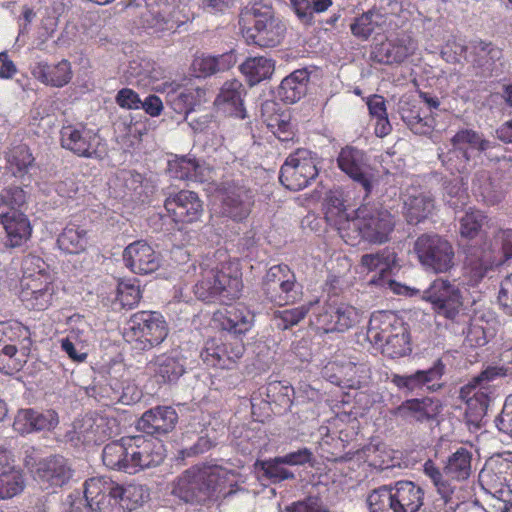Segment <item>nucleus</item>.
<instances>
[{
	"mask_svg": "<svg viewBox=\"0 0 512 512\" xmlns=\"http://www.w3.org/2000/svg\"><path fill=\"white\" fill-rule=\"evenodd\" d=\"M8 171L16 178H23L35 167V158L26 145L12 147L5 156Z\"/></svg>",
	"mask_w": 512,
	"mask_h": 512,
	"instance_id": "obj_48",
	"label": "nucleus"
},
{
	"mask_svg": "<svg viewBox=\"0 0 512 512\" xmlns=\"http://www.w3.org/2000/svg\"><path fill=\"white\" fill-rule=\"evenodd\" d=\"M422 299L431 304L436 315L451 321L456 320L463 307L459 288L443 278L435 279L423 292Z\"/></svg>",
	"mask_w": 512,
	"mask_h": 512,
	"instance_id": "obj_15",
	"label": "nucleus"
},
{
	"mask_svg": "<svg viewBox=\"0 0 512 512\" xmlns=\"http://www.w3.org/2000/svg\"><path fill=\"white\" fill-rule=\"evenodd\" d=\"M239 474L206 463L185 470L174 482L172 494L186 503L204 505L236 493Z\"/></svg>",
	"mask_w": 512,
	"mask_h": 512,
	"instance_id": "obj_1",
	"label": "nucleus"
},
{
	"mask_svg": "<svg viewBox=\"0 0 512 512\" xmlns=\"http://www.w3.org/2000/svg\"><path fill=\"white\" fill-rule=\"evenodd\" d=\"M413 251L419 263L435 273L448 272L454 265L453 246L439 234H421L414 242Z\"/></svg>",
	"mask_w": 512,
	"mask_h": 512,
	"instance_id": "obj_11",
	"label": "nucleus"
},
{
	"mask_svg": "<svg viewBox=\"0 0 512 512\" xmlns=\"http://www.w3.org/2000/svg\"><path fill=\"white\" fill-rule=\"evenodd\" d=\"M178 422V414L171 406H156L143 413L136 428L148 435H165L171 432Z\"/></svg>",
	"mask_w": 512,
	"mask_h": 512,
	"instance_id": "obj_34",
	"label": "nucleus"
},
{
	"mask_svg": "<svg viewBox=\"0 0 512 512\" xmlns=\"http://www.w3.org/2000/svg\"><path fill=\"white\" fill-rule=\"evenodd\" d=\"M161 91L167 93L168 103L176 113L188 114L194 110L197 102L194 89L183 87L176 82H165Z\"/></svg>",
	"mask_w": 512,
	"mask_h": 512,
	"instance_id": "obj_47",
	"label": "nucleus"
},
{
	"mask_svg": "<svg viewBox=\"0 0 512 512\" xmlns=\"http://www.w3.org/2000/svg\"><path fill=\"white\" fill-rule=\"evenodd\" d=\"M146 369L157 384H174L186 373V358L181 350L171 349L153 356Z\"/></svg>",
	"mask_w": 512,
	"mask_h": 512,
	"instance_id": "obj_26",
	"label": "nucleus"
},
{
	"mask_svg": "<svg viewBox=\"0 0 512 512\" xmlns=\"http://www.w3.org/2000/svg\"><path fill=\"white\" fill-rule=\"evenodd\" d=\"M0 223L5 231L4 246L6 248L23 247L32 236V225L26 214L7 212L0 214Z\"/></svg>",
	"mask_w": 512,
	"mask_h": 512,
	"instance_id": "obj_37",
	"label": "nucleus"
},
{
	"mask_svg": "<svg viewBox=\"0 0 512 512\" xmlns=\"http://www.w3.org/2000/svg\"><path fill=\"white\" fill-rule=\"evenodd\" d=\"M239 25L246 42L262 48L278 46L287 30L273 7L261 2H256L241 11Z\"/></svg>",
	"mask_w": 512,
	"mask_h": 512,
	"instance_id": "obj_4",
	"label": "nucleus"
},
{
	"mask_svg": "<svg viewBox=\"0 0 512 512\" xmlns=\"http://www.w3.org/2000/svg\"><path fill=\"white\" fill-rule=\"evenodd\" d=\"M323 373L332 384L348 389H360L366 386L371 378V370L366 363L351 361L328 363Z\"/></svg>",
	"mask_w": 512,
	"mask_h": 512,
	"instance_id": "obj_28",
	"label": "nucleus"
},
{
	"mask_svg": "<svg viewBox=\"0 0 512 512\" xmlns=\"http://www.w3.org/2000/svg\"><path fill=\"white\" fill-rule=\"evenodd\" d=\"M393 261L394 257H391V255L385 252H377L362 255L360 264L368 271L379 269V276L371 279V283L382 285L384 283V276L390 272V266Z\"/></svg>",
	"mask_w": 512,
	"mask_h": 512,
	"instance_id": "obj_53",
	"label": "nucleus"
},
{
	"mask_svg": "<svg viewBox=\"0 0 512 512\" xmlns=\"http://www.w3.org/2000/svg\"><path fill=\"white\" fill-rule=\"evenodd\" d=\"M130 474L160 465L166 457L163 442L143 435L130 436Z\"/></svg>",
	"mask_w": 512,
	"mask_h": 512,
	"instance_id": "obj_25",
	"label": "nucleus"
},
{
	"mask_svg": "<svg viewBox=\"0 0 512 512\" xmlns=\"http://www.w3.org/2000/svg\"><path fill=\"white\" fill-rule=\"evenodd\" d=\"M396 226L395 216L387 209L376 206L362 205L355 210L350 223V232H344L346 243L351 246L361 241L370 244L388 242Z\"/></svg>",
	"mask_w": 512,
	"mask_h": 512,
	"instance_id": "obj_6",
	"label": "nucleus"
},
{
	"mask_svg": "<svg viewBox=\"0 0 512 512\" xmlns=\"http://www.w3.org/2000/svg\"><path fill=\"white\" fill-rule=\"evenodd\" d=\"M30 330L17 320H7L0 322V343H21L30 342Z\"/></svg>",
	"mask_w": 512,
	"mask_h": 512,
	"instance_id": "obj_55",
	"label": "nucleus"
},
{
	"mask_svg": "<svg viewBox=\"0 0 512 512\" xmlns=\"http://www.w3.org/2000/svg\"><path fill=\"white\" fill-rule=\"evenodd\" d=\"M3 201L5 207L11 210H17L23 207L27 201L26 191L16 185H10L0 191V202Z\"/></svg>",
	"mask_w": 512,
	"mask_h": 512,
	"instance_id": "obj_64",
	"label": "nucleus"
},
{
	"mask_svg": "<svg viewBox=\"0 0 512 512\" xmlns=\"http://www.w3.org/2000/svg\"><path fill=\"white\" fill-rule=\"evenodd\" d=\"M445 365L438 359L432 367L426 370H417L409 375L392 374L391 383L399 390L415 392L427 387L429 390H435V382L440 380L444 374Z\"/></svg>",
	"mask_w": 512,
	"mask_h": 512,
	"instance_id": "obj_36",
	"label": "nucleus"
},
{
	"mask_svg": "<svg viewBox=\"0 0 512 512\" xmlns=\"http://www.w3.org/2000/svg\"><path fill=\"white\" fill-rule=\"evenodd\" d=\"M493 247L502 265L512 258V229H499L493 236Z\"/></svg>",
	"mask_w": 512,
	"mask_h": 512,
	"instance_id": "obj_63",
	"label": "nucleus"
},
{
	"mask_svg": "<svg viewBox=\"0 0 512 512\" xmlns=\"http://www.w3.org/2000/svg\"><path fill=\"white\" fill-rule=\"evenodd\" d=\"M294 388L285 381H272L265 386V400L268 404L278 408L275 413L289 410L293 404Z\"/></svg>",
	"mask_w": 512,
	"mask_h": 512,
	"instance_id": "obj_49",
	"label": "nucleus"
},
{
	"mask_svg": "<svg viewBox=\"0 0 512 512\" xmlns=\"http://www.w3.org/2000/svg\"><path fill=\"white\" fill-rule=\"evenodd\" d=\"M83 494L95 512H124L119 484L106 477H92L83 484Z\"/></svg>",
	"mask_w": 512,
	"mask_h": 512,
	"instance_id": "obj_20",
	"label": "nucleus"
},
{
	"mask_svg": "<svg viewBox=\"0 0 512 512\" xmlns=\"http://www.w3.org/2000/svg\"><path fill=\"white\" fill-rule=\"evenodd\" d=\"M471 462L472 453L465 447H459L447 458L443 471L432 459L426 460L423 464V473L441 496L443 506L447 505L454 493L455 486L452 480L462 481L469 478Z\"/></svg>",
	"mask_w": 512,
	"mask_h": 512,
	"instance_id": "obj_9",
	"label": "nucleus"
},
{
	"mask_svg": "<svg viewBox=\"0 0 512 512\" xmlns=\"http://www.w3.org/2000/svg\"><path fill=\"white\" fill-rule=\"evenodd\" d=\"M240 71L253 86L270 78L274 72V62L263 56L251 57L241 64Z\"/></svg>",
	"mask_w": 512,
	"mask_h": 512,
	"instance_id": "obj_51",
	"label": "nucleus"
},
{
	"mask_svg": "<svg viewBox=\"0 0 512 512\" xmlns=\"http://www.w3.org/2000/svg\"><path fill=\"white\" fill-rule=\"evenodd\" d=\"M324 216L327 223L337 229L340 237L346 242V232H350L352 217L347 213L345 201L339 193H330L324 203Z\"/></svg>",
	"mask_w": 512,
	"mask_h": 512,
	"instance_id": "obj_41",
	"label": "nucleus"
},
{
	"mask_svg": "<svg viewBox=\"0 0 512 512\" xmlns=\"http://www.w3.org/2000/svg\"><path fill=\"white\" fill-rule=\"evenodd\" d=\"M318 168L312 153L307 149H297L291 153L280 169L279 181L291 191H300L315 180Z\"/></svg>",
	"mask_w": 512,
	"mask_h": 512,
	"instance_id": "obj_13",
	"label": "nucleus"
},
{
	"mask_svg": "<svg viewBox=\"0 0 512 512\" xmlns=\"http://www.w3.org/2000/svg\"><path fill=\"white\" fill-rule=\"evenodd\" d=\"M441 410L442 403L439 399L423 397L406 399L391 409L390 414L406 423H426L436 420Z\"/></svg>",
	"mask_w": 512,
	"mask_h": 512,
	"instance_id": "obj_30",
	"label": "nucleus"
},
{
	"mask_svg": "<svg viewBox=\"0 0 512 512\" xmlns=\"http://www.w3.org/2000/svg\"><path fill=\"white\" fill-rule=\"evenodd\" d=\"M337 164L341 171L363 187L366 196L371 193L372 175L364 151L346 146L341 149L337 157Z\"/></svg>",
	"mask_w": 512,
	"mask_h": 512,
	"instance_id": "obj_32",
	"label": "nucleus"
},
{
	"mask_svg": "<svg viewBox=\"0 0 512 512\" xmlns=\"http://www.w3.org/2000/svg\"><path fill=\"white\" fill-rule=\"evenodd\" d=\"M309 81L310 72L306 68L293 71L281 81L277 89L278 98L284 103H296L305 96Z\"/></svg>",
	"mask_w": 512,
	"mask_h": 512,
	"instance_id": "obj_40",
	"label": "nucleus"
},
{
	"mask_svg": "<svg viewBox=\"0 0 512 512\" xmlns=\"http://www.w3.org/2000/svg\"><path fill=\"white\" fill-rule=\"evenodd\" d=\"M366 338L374 348L392 359L404 357L412 351L408 325L392 311L372 313Z\"/></svg>",
	"mask_w": 512,
	"mask_h": 512,
	"instance_id": "obj_3",
	"label": "nucleus"
},
{
	"mask_svg": "<svg viewBox=\"0 0 512 512\" xmlns=\"http://www.w3.org/2000/svg\"><path fill=\"white\" fill-rule=\"evenodd\" d=\"M281 457L264 460L260 463L263 475L271 483L276 484L284 480L294 479L295 475L292 471L284 467L286 465L281 460Z\"/></svg>",
	"mask_w": 512,
	"mask_h": 512,
	"instance_id": "obj_59",
	"label": "nucleus"
},
{
	"mask_svg": "<svg viewBox=\"0 0 512 512\" xmlns=\"http://www.w3.org/2000/svg\"><path fill=\"white\" fill-rule=\"evenodd\" d=\"M441 57L450 64L467 63V55L470 54V41L466 44L457 38L448 39L441 49Z\"/></svg>",
	"mask_w": 512,
	"mask_h": 512,
	"instance_id": "obj_56",
	"label": "nucleus"
},
{
	"mask_svg": "<svg viewBox=\"0 0 512 512\" xmlns=\"http://www.w3.org/2000/svg\"><path fill=\"white\" fill-rule=\"evenodd\" d=\"M497 368L490 367L482 371L468 384L460 389V398L467 405V412L474 417L486 414L491 399V390L488 382L499 376Z\"/></svg>",
	"mask_w": 512,
	"mask_h": 512,
	"instance_id": "obj_24",
	"label": "nucleus"
},
{
	"mask_svg": "<svg viewBox=\"0 0 512 512\" xmlns=\"http://www.w3.org/2000/svg\"><path fill=\"white\" fill-rule=\"evenodd\" d=\"M376 16H378L376 12L369 10L355 17L350 24L352 35L360 40H368L378 26V22L375 20Z\"/></svg>",
	"mask_w": 512,
	"mask_h": 512,
	"instance_id": "obj_58",
	"label": "nucleus"
},
{
	"mask_svg": "<svg viewBox=\"0 0 512 512\" xmlns=\"http://www.w3.org/2000/svg\"><path fill=\"white\" fill-rule=\"evenodd\" d=\"M116 420L103 416H85L76 427L78 439L85 445H99L116 435Z\"/></svg>",
	"mask_w": 512,
	"mask_h": 512,
	"instance_id": "obj_35",
	"label": "nucleus"
},
{
	"mask_svg": "<svg viewBox=\"0 0 512 512\" xmlns=\"http://www.w3.org/2000/svg\"><path fill=\"white\" fill-rule=\"evenodd\" d=\"M393 484L374 489L367 497L370 512H402Z\"/></svg>",
	"mask_w": 512,
	"mask_h": 512,
	"instance_id": "obj_50",
	"label": "nucleus"
},
{
	"mask_svg": "<svg viewBox=\"0 0 512 512\" xmlns=\"http://www.w3.org/2000/svg\"><path fill=\"white\" fill-rule=\"evenodd\" d=\"M418 50V42L406 33L387 37L371 47L370 59L378 64L399 65L413 56Z\"/></svg>",
	"mask_w": 512,
	"mask_h": 512,
	"instance_id": "obj_22",
	"label": "nucleus"
},
{
	"mask_svg": "<svg viewBox=\"0 0 512 512\" xmlns=\"http://www.w3.org/2000/svg\"><path fill=\"white\" fill-rule=\"evenodd\" d=\"M60 144L62 148L81 158L103 160L108 154L105 139L84 124L62 126Z\"/></svg>",
	"mask_w": 512,
	"mask_h": 512,
	"instance_id": "obj_10",
	"label": "nucleus"
},
{
	"mask_svg": "<svg viewBox=\"0 0 512 512\" xmlns=\"http://www.w3.org/2000/svg\"><path fill=\"white\" fill-rule=\"evenodd\" d=\"M363 317L364 311L349 303H324L315 308L310 321L326 333L346 332L357 326Z\"/></svg>",
	"mask_w": 512,
	"mask_h": 512,
	"instance_id": "obj_12",
	"label": "nucleus"
},
{
	"mask_svg": "<svg viewBox=\"0 0 512 512\" xmlns=\"http://www.w3.org/2000/svg\"><path fill=\"white\" fill-rule=\"evenodd\" d=\"M488 221L487 215L475 208H469L460 219V235L467 239L476 238L484 224Z\"/></svg>",
	"mask_w": 512,
	"mask_h": 512,
	"instance_id": "obj_54",
	"label": "nucleus"
},
{
	"mask_svg": "<svg viewBox=\"0 0 512 512\" xmlns=\"http://www.w3.org/2000/svg\"><path fill=\"white\" fill-rule=\"evenodd\" d=\"M212 319L220 330L239 339L252 329L255 315L247 306L238 303L215 311Z\"/></svg>",
	"mask_w": 512,
	"mask_h": 512,
	"instance_id": "obj_31",
	"label": "nucleus"
},
{
	"mask_svg": "<svg viewBox=\"0 0 512 512\" xmlns=\"http://www.w3.org/2000/svg\"><path fill=\"white\" fill-rule=\"evenodd\" d=\"M500 265L492 243L469 247L463 265V284L468 287L478 286L490 271Z\"/></svg>",
	"mask_w": 512,
	"mask_h": 512,
	"instance_id": "obj_18",
	"label": "nucleus"
},
{
	"mask_svg": "<svg viewBox=\"0 0 512 512\" xmlns=\"http://www.w3.org/2000/svg\"><path fill=\"white\" fill-rule=\"evenodd\" d=\"M125 267L137 275H149L161 266V255L145 240H136L127 245L122 253Z\"/></svg>",
	"mask_w": 512,
	"mask_h": 512,
	"instance_id": "obj_29",
	"label": "nucleus"
},
{
	"mask_svg": "<svg viewBox=\"0 0 512 512\" xmlns=\"http://www.w3.org/2000/svg\"><path fill=\"white\" fill-rule=\"evenodd\" d=\"M127 440H130V436L122 437L104 446L102 461L107 468L130 473V447L127 445L130 442Z\"/></svg>",
	"mask_w": 512,
	"mask_h": 512,
	"instance_id": "obj_45",
	"label": "nucleus"
},
{
	"mask_svg": "<svg viewBox=\"0 0 512 512\" xmlns=\"http://www.w3.org/2000/svg\"><path fill=\"white\" fill-rule=\"evenodd\" d=\"M312 306L313 304L309 303L308 305L276 311L274 313V319L277 321V327L281 330H286L297 325L306 317Z\"/></svg>",
	"mask_w": 512,
	"mask_h": 512,
	"instance_id": "obj_60",
	"label": "nucleus"
},
{
	"mask_svg": "<svg viewBox=\"0 0 512 512\" xmlns=\"http://www.w3.org/2000/svg\"><path fill=\"white\" fill-rule=\"evenodd\" d=\"M435 208L434 199L428 193L409 194L404 200L403 214L411 225H417L427 219Z\"/></svg>",
	"mask_w": 512,
	"mask_h": 512,
	"instance_id": "obj_43",
	"label": "nucleus"
},
{
	"mask_svg": "<svg viewBox=\"0 0 512 512\" xmlns=\"http://www.w3.org/2000/svg\"><path fill=\"white\" fill-rule=\"evenodd\" d=\"M200 276L194 286V293L202 301L228 305L241 295V273L230 262L203 267Z\"/></svg>",
	"mask_w": 512,
	"mask_h": 512,
	"instance_id": "obj_5",
	"label": "nucleus"
},
{
	"mask_svg": "<svg viewBox=\"0 0 512 512\" xmlns=\"http://www.w3.org/2000/svg\"><path fill=\"white\" fill-rule=\"evenodd\" d=\"M168 334V323L160 312L141 310L129 317L122 335L132 349L146 352L161 345Z\"/></svg>",
	"mask_w": 512,
	"mask_h": 512,
	"instance_id": "obj_8",
	"label": "nucleus"
},
{
	"mask_svg": "<svg viewBox=\"0 0 512 512\" xmlns=\"http://www.w3.org/2000/svg\"><path fill=\"white\" fill-rule=\"evenodd\" d=\"M245 352L242 339L223 341L218 338H209L200 351V358L209 368L234 369Z\"/></svg>",
	"mask_w": 512,
	"mask_h": 512,
	"instance_id": "obj_17",
	"label": "nucleus"
},
{
	"mask_svg": "<svg viewBox=\"0 0 512 512\" xmlns=\"http://www.w3.org/2000/svg\"><path fill=\"white\" fill-rule=\"evenodd\" d=\"M142 298L139 285L128 281H120L117 286V300L123 308L132 309L137 306Z\"/></svg>",
	"mask_w": 512,
	"mask_h": 512,
	"instance_id": "obj_62",
	"label": "nucleus"
},
{
	"mask_svg": "<svg viewBox=\"0 0 512 512\" xmlns=\"http://www.w3.org/2000/svg\"><path fill=\"white\" fill-rule=\"evenodd\" d=\"M17 344L18 343L3 344L4 346L1 349L0 360L2 366H0V370L3 371L5 374L11 375L15 372L20 371L24 363L26 362L25 359L17 357ZM21 356L24 357L25 354L22 353Z\"/></svg>",
	"mask_w": 512,
	"mask_h": 512,
	"instance_id": "obj_61",
	"label": "nucleus"
},
{
	"mask_svg": "<svg viewBox=\"0 0 512 512\" xmlns=\"http://www.w3.org/2000/svg\"><path fill=\"white\" fill-rule=\"evenodd\" d=\"M30 71L32 76L40 83L56 88L66 86L73 77L71 63L66 59H62L55 64L41 60L36 62Z\"/></svg>",
	"mask_w": 512,
	"mask_h": 512,
	"instance_id": "obj_38",
	"label": "nucleus"
},
{
	"mask_svg": "<svg viewBox=\"0 0 512 512\" xmlns=\"http://www.w3.org/2000/svg\"><path fill=\"white\" fill-rule=\"evenodd\" d=\"M295 287V274L283 263L270 267L262 281L266 299L277 306L293 304L297 300L298 292Z\"/></svg>",
	"mask_w": 512,
	"mask_h": 512,
	"instance_id": "obj_14",
	"label": "nucleus"
},
{
	"mask_svg": "<svg viewBox=\"0 0 512 512\" xmlns=\"http://www.w3.org/2000/svg\"><path fill=\"white\" fill-rule=\"evenodd\" d=\"M140 7L144 3V11L141 12V27L150 34L174 33L178 28L186 24L192 17L188 7L190 0H133L126 6L131 9Z\"/></svg>",
	"mask_w": 512,
	"mask_h": 512,
	"instance_id": "obj_7",
	"label": "nucleus"
},
{
	"mask_svg": "<svg viewBox=\"0 0 512 512\" xmlns=\"http://www.w3.org/2000/svg\"><path fill=\"white\" fill-rule=\"evenodd\" d=\"M168 175L177 180L204 182L205 168L196 158L189 156H175L174 159L168 161Z\"/></svg>",
	"mask_w": 512,
	"mask_h": 512,
	"instance_id": "obj_42",
	"label": "nucleus"
},
{
	"mask_svg": "<svg viewBox=\"0 0 512 512\" xmlns=\"http://www.w3.org/2000/svg\"><path fill=\"white\" fill-rule=\"evenodd\" d=\"M89 231L81 225L68 223L57 238L59 249L68 254H80L89 245Z\"/></svg>",
	"mask_w": 512,
	"mask_h": 512,
	"instance_id": "obj_46",
	"label": "nucleus"
},
{
	"mask_svg": "<svg viewBox=\"0 0 512 512\" xmlns=\"http://www.w3.org/2000/svg\"><path fill=\"white\" fill-rule=\"evenodd\" d=\"M25 481L20 469L0 476V500L9 499L23 491Z\"/></svg>",
	"mask_w": 512,
	"mask_h": 512,
	"instance_id": "obj_57",
	"label": "nucleus"
},
{
	"mask_svg": "<svg viewBox=\"0 0 512 512\" xmlns=\"http://www.w3.org/2000/svg\"><path fill=\"white\" fill-rule=\"evenodd\" d=\"M25 467L44 489H57L66 485L72 478V469L67 460L59 455L51 456L35 463L32 456H26Z\"/></svg>",
	"mask_w": 512,
	"mask_h": 512,
	"instance_id": "obj_16",
	"label": "nucleus"
},
{
	"mask_svg": "<svg viewBox=\"0 0 512 512\" xmlns=\"http://www.w3.org/2000/svg\"><path fill=\"white\" fill-rule=\"evenodd\" d=\"M57 287L45 261L37 255L28 254L21 262L18 297L31 311L49 309L56 298Z\"/></svg>",
	"mask_w": 512,
	"mask_h": 512,
	"instance_id": "obj_2",
	"label": "nucleus"
},
{
	"mask_svg": "<svg viewBox=\"0 0 512 512\" xmlns=\"http://www.w3.org/2000/svg\"><path fill=\"white\" fill-rule=\"evenodd\" d=\"M59 423L54 410L38 411L33 408L20 409L15 415L13 429L21 435L40 431H51Z\"/></svg>",
	"mask_w": 512,
	"mask_h": 512,
	"instance_id": "obj_33",
	"label": "nucleus"
},
{
	"mask_svg": "<svg viewBox=\"0 0 512 512\" xmlns=\"http://www.w3.org/2000/svg\"><path fill=\"white\" fill-rule=\"evenodd\" d=\"M220 214L235 222H242L250 215L255 203L253 191L239 183H226L219 191Z\"/></svg>",
	"mask_w": 512,
	"mask_h": 512,
	"instance_id": "obj_23",
	"label": "nucleus"
},
{
	"mask_svg": "<svg viewBox=\"0 0 512 512\" xmlns=\"http://www.w3.org/2000/svg\"><path fill=\"white\" fill-rule=\"evenodd\" d=\"M502 59V49L493 42L483 39L470 41L467 63L476 77L488 79L497 76L503 66Z\"/></svg>",
	"mask_w": 512,
	"mask_h": 512,
	"instance_id": "obj_21",
	"label": "nucleus"
},
{
	"mask_svg": "<svg viewBox=\"0 0 512 512\" xmlns=\"http://www.w3.org/2000/svg\"><path fill=\"white\" fill-rule=\"evenodd\" d=\"M246 90L241 81L232 79L226 81L216 97L215 104L225 114L239 119L246 118L244 97Z\"/></svg>",
	"mask_w": 512,
	"mask_h": 512,
	"instance_id": "obj_39",
	"label": "nucleus"
},
{
	"mask_svg": "<svg viewBox=\"0 0 512 512\" xmlns=\"http://www.w3.org/2000/svg\"><path fill=\"white\" fill-rule=\"evenodd\" d=\"M119 494L121 497V506L124 512H130L137 509L145 503L150 496L149 489L141 484L131 483L128 485L119 484Z\"/></svg>",
	"mask_w": 512,
	"mask_h": 512,
	"instance_id": "obj_52",
	"label": "nucleus"
},
{
	"mask_svg": "<svg viewBox=\"0 0 512 512\" xmlns=\"http://www.w3.org/2000/svg\"><path fill=\"white\" fill-rule=\"evenodd\" d=\"M396 500L402 512H418L424 504L425 490L410 480H399L393 483Z\"/></svg>",
	"mask_w": 512,
	"mask_h": 512,
	"instance_id": "obj_44",
	"label": "nucleus"
},
{
	"mask_svg": "<svg viewBox=\"0 0 512 512\" xmlns=\"http://www.w3.org/2000/svg\"><path fill=\"white\" fill-rule=\"evenodd\" d=\"M168 216L176 224H192L203 215V201L198 194L190 190L171 193L164 201Z\"/></svg>",
	"mask_w": 512,
	"mask_h": 512,
	"instance_id": "obj_27",
	"label": "nucleus"
},
{
	"mask_svg": "<svg viewBox=\"0 0 512 512\" xmlns=\"http://www.w3.org/2000/svg\"><path fill=\"white\" fill-rule=\"evenodd\" d=\"M452 149L441 155L442 163L451 172H463L470 160L467 148L485 151L489 149V141L471 129L459 130L451 139Z\"/></svg>",
	"mask_w": 512,
	"mask_h": 512,
	"instance_id": "obj_19",
	"label": "nucleus"
}]
</instances>
